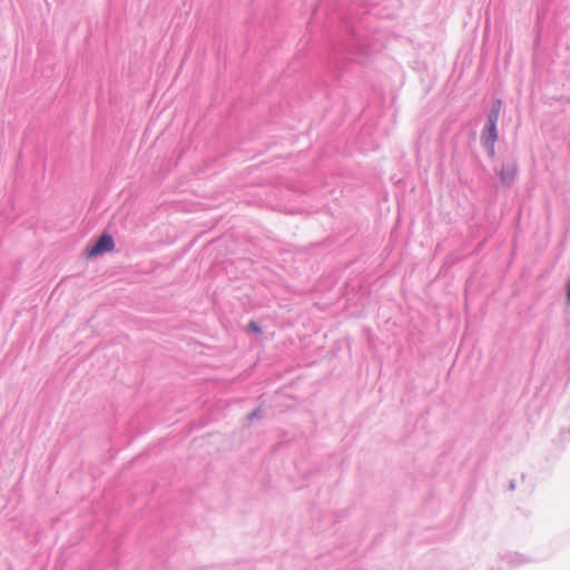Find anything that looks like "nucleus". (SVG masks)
Listing matches in <instances>:
<instances>
[{"mask_svg":"<svg viewBox=\"0 0 570 570\" xmlns=\"http://www.w3.org/2000/svg\"><path fill=\"white\" fill-rule=\"evenodd\" d=\"M497 111L493 115H489L488 117V125L485 126L483 132H482V141L485 146L493 149L494 144L498 138V131H497Z\"/></svg>","mask_w":570,"mask_h":570,"instance_id":"1","label":"nucleus"},{"mask_svg":"<svg viewBox=\"0 0 570 570\" xmlns=\"http://www.w3.org/2000/svg\"><path fill=\"white\" fill-rule=\"evenodd\" d=\"M114 247H115L114 238L108 234H104L100 236V238L98 239L96 245L92 246L88 250V257L92 258V257L99 256L104 253L111 252L114 249Z\"/></svg>","mask_w":570,"mask_h":570,"instance_id":"2","label":"nucleus"},{"mask_svg":"<svg viewBox=\"0 0 570 570\" xmlns=\"http://www.w3.org/2000/svg\"><path fill=\"white\" fill-rule=\"evenodd\" d=\"M500 110H501V101L498 100L493 107H492V110L490 112V115H493L495 111H497V120L499 119V116H500Z\"/></svg>","mask_w":570,"mask_h":570,"instance_id":"3","label":"nucleus"},{"mask_svg":"<svg viewBox=\"0 0 570 570\" xmlns=\"http://www.w3.org/2000/svg\"><path fill=\"white\" fill-rule=\"evenodd\" d=\"M248 327L253 331V332H256V333H261V327L258 326V324H256L255 322H250L248 324Z\"/></svg>","mask_w":570,"mask_h":570,"instance_id":"4","label":"nucleus"}]
</instances>
